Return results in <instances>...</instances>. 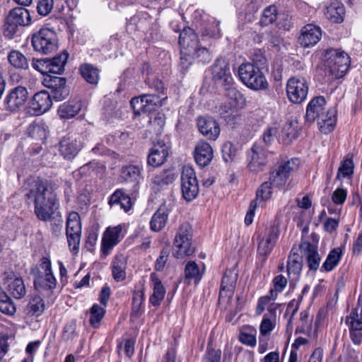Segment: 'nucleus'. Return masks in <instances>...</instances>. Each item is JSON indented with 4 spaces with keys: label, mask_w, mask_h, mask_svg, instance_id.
Returning a JSON list of instances; mask_svg holds the SVG:
<instances>
[{
    "label": "nucleus",
    "mask_w": 362,
    "mask_h": 362,
    "mask_svg": "<svg viewBox=\"0 0 362 362\" xmlns=\"http://www.w3.org/2000/svg\"><path fill=\"white\" fill-rule=\"evenodd\" d=\"M25 197L29 204H34V212L38 219L43 221L51 219L58 202L56 194L49 189L47 182L38 177L29 178Z\"/></svg>",
    "instance_id": "obj_1"
},
{
    "label": "nucleus",
    "mask_w": 362,
    "mask_h": 362,
    "mask_svg": "<svg viewBox=\"0 0 362 362\" xmlns=\"http://www.w3.org/2000/svg\"><path fill=\"white\" fill-rule=\"evenodd\" d=\"M326 100L323 96L313 98L306 108L305 119L307 122L317 121L320 132L325 134L330 133L337 121V111L334 108L325 109Z\"/></svg>",
    "instance_id": "obj_2"
},
{
    "label": "nucleus",
    "mask_w": 362,
    "mask_h": 362,
    "mask_svg": "<svg viewBox=\"0 0 362 362\" xmlns=\"http://www.w3.org/2000/svg\"><path fill=\"white\" fill-rule=\"evenodd\" d=\"M180 54H188L197 58L199 62L207 64L211 62L212 55L209 50L199 45L198 35L190 28H185L179 36Z\"/></svg>",
    "instance_id": "obj_3"
},
{
    "label": "nucleus",
    "mask_w": 362,
    "mask_h": 362,
    "mask_svg": "<svg viewBox=\"0 0 362 362\" xmlns=\"http://www.w3.org/2000/svg\"><path fill=\"white\" fill-rule=\"evenodd\" d=\"M29 11L24 7H17L11 10L4 25V35L9 39L19 33L21 27L30 23Z\"/></svg>",
    "instance_id": "obj_4"
},
{
    "label": "nucleus",
    "mask_w": 362,
    "mask_h": 362,
    "mask_svg": "<svg viewBox=\"0 0 362 362\" xmlns=\"http://www.w3.org/2000/svg\"><path fill=\"white\" fill-rule=\"evenodd\" d=\"M212 79L216 84L225 87L227 95L231 98H237L240 93L234 88H231L233 78L230 71V66L228 62L223 59L218 58L211 66Z\"/></svg>",
    "instance_id": "obj_5"
},
{
    "label": "nucleus",
    "mask_w": 362,
    "mask_h": 362,
    "mask_svg": "<svg viewBox=\"0 0 362 362\" xmlns=\"http://www.w3.org/2000/svg\"><path fill=\"white\" fill-rule=\"evenodd\" d=\"M241 81L249 88L255 90H265L268 83L260 69L253 64H243L238 69Z\"/></svg>",
    "instance_id": "obj_6"
},
{
    "label": "nucleus",
    "mask_w": 362,
    "mask_h": 362,
    "mask_svg": "<svg viewBox=\"0 0 362 362\" xmlns=\"http://www.w3.org/2000/svg\"><path fill=\"white\" fill-rule=\"evenodd\" d=\"M192 227L187 223H182L173 241V255L176 258H182L189 256L194 252L192 247Z\"/></svg>",
    "instance_id": "obj_7"
},
{
    "label": "nucleus",
    "mask_w": 362,
    "mask_h": 362,
    "mask_svg": "<svg viewBox=\"0 0 362 362\" xmlns=\"http://www.w3.org/2000/svg\"><path fill=\"white\" fill-rule=\"evenodd\" d=\"M33 49L40 53L48 54L58 48L57 33L49 28H42L32 36Z\"/></svg>",
    "instance_id": "obj_8"
},
{
    "label": "nucleus",
    "mask_w": 362,
    "mask_h": 362,
    "mask_svg": "<svg viewBox=\"0 0 362 362\" xmlns=\"http://www.w3.org/2000/svg\"><path fill=\"white\" fill-rule=\"evenodd\" d=\"M327 66L329 74L334 78H340L344 76L350 65V57L344 52L329 49L326 53Z\"/></svg>",
    "instance_id": "obj_9"
},
{
    "label": "nucleus",
    "mask_w": 362,
    "mask_h": 362,
    "mask_svg": "<svg viewBox=\"0 0 362 362\" xmlns=\"http://www.w3.org/2000/svg\"><path fill=\"white\" fill-rule=\"evenodd\" d=\"M300 160L298 158H291L279 163L270 173L269 180L273 185L277 187H284L291 175L298 170Z\"/></svg>",
    "instance_id": "obj_10"
},
{
    "label": "nucleus",
    "mask_w": 362,
    "mask_h": 362,
    "mask_svg": "<svg viewBox=\"0 0 362 362\" xmlns=\"http://www.w3.org/2000/svg\"><path fill=\"white\" fill-rule=\"evenodd\" d=\"M279 235V229L275 225L267 228L263 233L258 235L257 254L262 259V262H264L272 251Z\"/></svg>",
    "instance_id": "obj_11"
},
{
    "label": "nucleus",
    "mask_w": 362,
    "mask_h": 362,
    "mask_svg": "<svg viewBox=\"0 0 362 362\" xmlns=\"http://www.w3.org/2000/svg\"><path fill=\"white\" fill-rule=\"evenodd\" d=\"M181 189L184 199L192 201L199 193V184L194 170L189 165L182 168L181 175Z\"/></svg>",
    "instance_id": "obj_12"
},
{
    "label": "nucleus",
    "mask_w": 362,
    "mask_h": 362,
    "mask_svg": "<svg viewBox=\"0 0 362 362\" xmlns=\"http://www.w3.org/2000/svg\"><path fill=\"white\" fill-rule=\"evenodd\" d=\"M351 341L356 345L362 342V304L358 300V305L354 308L345 318Z\"/></svg>",
    "instance_id": "obj_13"
},
{
    "label": "nucleus",
    "mask_w": 362,
    "mask_h": 362,
    "mask_svg": "<svg viewBox=\"0 0 362 362\" xmlns=\"http://www.w3.org/2000/svg\"><path fill=\"white\" fill-rule=\"evenodd\" d=\"M308 92V86L304 78L295 76L288 79L286 84V94L291 103H301L305 100Z\"/></svg>",
    "instance_id": "obj_14"
},
{
    "label": "nucleus",
    "mask_w": 362,
    "mask_h": 362,
    "mask_svg": "<svg viewBox=\"0 0 362 362\" xmlns=\"http://www.w3.org/2000/svg\"><path fill=\"white\" fill-rule=\"evenodd\" d=\"M247 168L250 172L258 173L265 168L267 164L266 151L257 144H255L247 152Z\"/></svg>",
    "instance_id": "obj_15"
},
{
    "label": "nucleus",
    "mask_w": 362,
    "mask_h": 362,
    "mask_svg": "<svg viewBox=\"0 0 362 362\" xmlns=\"http://www.w3.org/2000/svg\"><path fill=\"white\" fill-rule=\"evenodd\" d=\"M31 274L34 278V286L38 291L47 295L53 293L57 286V280L53 274H44L40 269H32Z\"/></svg>",
    "instance_id": "obj_16"
},
{
    "label": "nucleus",
    "mask_w": 362,
    "mask_h": 362,
    "mask_svg": "<svg viewBox=\"0 0 362 362\" xmlns=\"http://www.w3.org/2000/svg\"><path fill=\"white\" fill-rule=\"evenodd\" d=\"M28 98V92L23 86L12 88L4 100V106L7 110L16 111L22 107Z\"/></svg>",
    "instance_id": "obj_17"
},
{
    "label": "nucleus",
    "mask_w": 362,
    "mask_h": 362,
    "mask_svg": "<svg viewBox=\"0 0 362 362\" xmlns=\"http://www.w3.org/2000/svg\"><path fill=\"white\" fill-rule=\"evenodd\" d=\"M124 238L123 226L118 225L106 228L103 240L101 251L105 256L110 254L112 249Z\"/></svg>",
    "instance_id": "obj_18"
},
{
    "label": "nucleus",
    "mask_w": 362,
    "mask_h": 362,
    "mask_svg": "<svg viewBox=\"0 0 362 362\" xmlns=\"http://www.w3.org/2000/svg\"><path fill=\"white\" fill-rule=\"evenodd\" d=\"M66 83L65 78L55 76H48L44 80L45 86L52 89L53 98L58 101L64 100L69 94Z\"/></svg>",
    "instance_id": "obj_19"
},
{
    "label": "nucleus",
    "mask_w": 362,
    "mask_h": 362,
    "mask_svg": "<svg viewBox=\"0 0 362 362\" xmlns=\"http://www.w3.org/2000/svg\"><path fill=\"white\" fill-rule=\"evenodd\" d=\"M197 125L199 132L209 140H216L220 134L219 124L212 117H199L197 119Z\"/></svg>",
    "instance_id": "obj_20"
},
{
    "label": "nucleus",
    "mask_w": 362,
    "mask_h": 362,
    "mask_svg": "<svg viewBox=\"0 0 362 362\" xmlns=\"http://www.w3.org/2000/svg\"><path fill=\"white\" fill-rule=\"evenodd\" d=\"M322 37V31L320 27L308 24L305 25L298 37V42L304 47H308L317 44Z\"/></svg>",
    "instance_id": "obj_21"
},
{
    "label": "nucleus",
    "mask_w": 362,
    "mask_h": 362,
    "mask_svg": "<svg viewBox=\"0 0 362 362\" xmlns=\"http://www.w3.org/2000/svg\"><path fill=\"white\" fill-rule=\"evenodd\" d=\"M194 157L196 163L202 167H206L210 164L214 157V151L211 146L204 140H199L194 148Z\"/></svg>",
    "instance_id": "obj_22"
},
{
    "label": "nucleus",
    "mask_w": 362,
    "mask_h": 362,
    "mask_svg": "<svg viewBox=\"0 0 362 362\" xmlns=\"http://www.w3.org/2000/svg\"><path fill=\"white\" fill-rule=\"evenodd\" d=\"M52 106L50 94L46 90L36 93L31 102V108L35 115H40L47 112Z\"/></svg>",
    "instance_id": "obj_23"
},
{
    "label": "nucleus",
    "mask_w": 362,
    "mask_h": 362,
    "mask_svg": "<svg viewBox=\"0 0 362 362\" xmlns=\"http://www.w3.org/2000/svg\"><path fill=\"white\" fill-rule=\"evenodd\" d=\"M300 250L305 257L308 266L310 270L316 271L320 265V257L315 245L304 241L300 245Z\"/></svg>",
    "instance_id": "obj_24"
},
{
    "label": "nucleus",
    "mask_w": 362,
    "mask_h": 362,
    "mask_svg": "<svg viewBox=\"0 0 362 362\" xmlns=\"http://www.w3.org/2000/svg\"><path fill=\"white\" fill-rule=\"evenodd\" d=\"M171 208L163 203L154 213L151 221L150 228L155 232H159L164 228L168 221V216Z\"/></svg>",
    "instance_id": "obj_25"
},
{
    "label": "nucleus",
    "mask_w": 362,
    "mask_h": 362,
    "mask_svg": "<svg viewBox=\"0 0 362 362\" xmlns=\"http://www.w3.org/2000/svg\"><path fill=\"white\" fill-rule=\"evenodd\" d=\"M81 148V142L71 137H64L59 143V151L66 160L73 159Z\"/></svg>",
    "instance_id": "obj_26"
},
{
    "label": "nucleus",
    "mask_w": 362,
    "mask_h": 362,
    "mask_svg": "<svg viewBox=\"0 0 362 362\" xmlns=\"http://www.w3.org/2000/svg\"><path fill=\"white\" fill-rule=\"evenodd\" d=\"M143 165L141 163L124 165L122 168L121 179L126 182L138 185L142 180Z\"/></svg>",
    "instance_id": "obj_27"
},
{
    "label": "nucleus",
    "mask_w": 362,
    "mask_h": 362,
    "mask_svg": "<svg viewBox=\"0 0 362 362\" xmlns=\"http://www.w3.org/2000/svg\"><path fill=\"white\" fill-rule=\"evenodd\" d=\"M168 156V147L165 144L158 142L148 153L147 162L152 167H158L163 164Z\"/></svg>",
    "instance_id": "obj_28"
},
{
    "label": "nucleus",
    "mask_w": 362,
    "mask_h": 362,
    "mask_svg": "<svg viewBox=\"0 0 362 362\" xmlns=\"http://www.w3.org/2000/svg\"><path fill=\"white\" fill-rule=\"evenodd\" d=\"M237 279L238 273L235 268L226 269L221 280V296L226 292L229 296H233Z\"/></svg>",
    "instance_id": "obj_29"
},
{
    "label": "nucleus",
    "mask_w": 362,
    "mask_h": 362,
    "mask_svg": "<svg viewBox=\"0 0 362 362\" xmlns=\"http://www.w3.org/2000/svg\"><path fill=\"white\" fill-rule=\"evenodd\" d=\"M127 258L123 255H117L112 262V272L114 279L122 281L126 278Z\"/></svg>",
    "instance_id": "obj_30"
},
{
    "label": "nucleus",
    "mask_w": 362,
    "mask_h": 362,
    "mask_svg": "<svg viewBox=\"0 0 362 362\" xmlns=\"http://www.w3.org/2000/svg\"><path fill=\"white\" fill-rule=\"evenodd\" d=\"M109 204L111 206H119L124 211H128L132 206V200L129 194L122 189H117L110 197Z\"/></svg>",
    "instance_id": "obj_31"
},
{
    "label": "nucleus",
    "mask_w": 362,
    "mask_h": 362,
    "mask_svg": "<svg viewBox=\"0 0 362 362\" xmlns=\"http://www.w3.org/2000/svg\"><path fill=\"white\" fill-rule=\"evenodd\" d=\"M303 267V257L292 248L287 261V272L288 276L291 274L298 277L300 274Z\"/></svg>",
    "instance_id": "obj_32"
},
{
    "label": "nucleus",
    "mask_w": 362,
    "mask_h": 362,
    "mask_svg": "<svg viewBox=\"0 0 362 362\" xmlns=\"http://www.w3.org/2000/svg\"><path fill=\"white\" fill-rule=\"evenodd\" d=\"M8 63L13 68L19 70H27L29 63L27 57L19 50L12 49L7 55Z\"/></svg>",
    "instance_id": "obj_33"
},
{
    "label": "nucleus",
    "mask_w": 362,
    "mask_h": 362,
    "mask_svg": "<svg viewBox=\"0 0 362 362\" xmlns=\"http://www.w3.org/2000/svg\"><path fill=\"white\" fill-rule=\"evenodd\" d=\"M151 279L153 282V293L150 296L149 300L153 306H158L164 298L165 289L154 274L151 275Z\"/></svg>",
    "instance_id": "obj_34"
},
{
    "label": "nucleus",
    "mask_w": 362,
    "mask_h": 362,
    "mask_svg": "<svg viewBox=\"0 0 362 362\" xmlns=\"http://www.w3.org/2000/svg\"><path fill=\"white\" fill-rule=\"evenodd\" d=\"M345 9L341 3L334 1L331 3L326 8V18L333 23H341L343 21Z\"/></svg>",
    "instance_id": "obj_35"
},
{
    "label": "nucleus",
    "mask_w": 362,
    "mask_h": 362,
    "mask_svg": "<svg viewBox=\"0 0 362 362\" xmlns=\"http://www.w3.org/2000/svg\"><path fill=\"white\" fill-rule=\"evenodd\" d=\"M166 97L162 98L157 94H144V103L141 106V112L144 113H151L155 111L157 108L163 105V100Z\"/></svg>",
    "instance_id": "obj_36"
},
{
    "label": "nucleus",
    "mask_w": 362,
    "mask_h": 362,
    "mask_svg": "<svg viewBox=\"0 0 362 362\" xmlns=\"http://www.w3.org/2000/svg\"><path fill=\"white\" fill-rule=\"evenodd\" d=\"M69 58V53L64 51L60 54L52 58H48L49 70L51 74H62Z\"/></svg>",
    "instance_id": "obj_37"
},
{
    "label": "nucleus",
    "mask_w": 362,
    "mask_h": 362,
    "mask_svg": "<svg viewBox=\"0 0 362 362\" xmlns=\"http://www.w3.org/2000/svg\"><path fill=\"white\" fill-rule=\"evenodd\" d=\"M7 289L10 295L16 299L22 298L26 293L25 284L20 277L8 280Z\"/></svg>",
    "instance_id": "obj_38"
},
{
    "label": "nucleus",
    "mask_w": 362,
    "mask_h": 362,
    "mask_svg": "<svg viewBox=\"0 0 362 362\" xmlns=\"http://www.w3.org/2000/svg\"><path fill=\"white\" fill-rule=\"evenodd\" d=\"M81 107V103L75 101H68L59 107L58 115L61 118L70 119L79 112Z\"/></svg>",
    "instance_id": "obj_39"
},
{
    "label": "nucleus",
    "mask_w": 362,
    "mask_h": 362,
    "mask_svg": "<svg viewBox=\"0 0 362 362\" xmlns=\"http://www.w3.org/2000/svg\"><path fill=\"white\" fill-rule=\"evenodd\" d=\"M80 73L82 77L89 83L95 85L99 80V70L90 64L81 66Z\"/></svg>",
    "instance_id": "obj_40"
},
{
    "label": "nucleus",
    "mask_w": 362,
    "mask_h": 362,
    "mask_svg": "<svg viewBox=\"0 0 362 362\" xmlns=\"http://www.w3.org/2000/svg\"><path fill=\"white\" fill-rule=\"evenodd\" d=\"M202 278V274L197 264L194 262H189L185 268V279L187 284H190L194 281L195 284H198Z\"/></svg>",
    "instance_id": "obj_41"
},
{
    "label": "nucleus",
    "mask_w": 362,
    "mask_h": 362,
    "mask_svg": "<svg viewBox=\"0 0 362 362\" xmlns=\"http://www.w3.org/2000/svg\"><path fill=\"white\" fill-rule=\"evenodd\" d=\"M354 164L352 157L349 155L341 161L338 169L337 179L351 178L354 174Z\"/></svg>",
    "instance_id": "obj_42"
},
{
    "label": "nucleus",
    "mask_w": 362,
    "mask_h": 362,
    "mask_svg": "<svg viewBox=\"0 0 362 362\" xmlns=\"http://www.w3.org/2000/svg\"><path fill=\"white\" fill-rule=\"evenodd\" d=\"M177 175L173 170H167L156 175L152 178V182L155 185L163 187L174 182Z\"/></svg>",
    "instance_id": "obj_43"
},
{
    "label": "nucleus",
    "mask_w": 362,
    "mask_h": 362,
    "mask_svg": "<svg viewBox=\"0 0 362 362\" xmlns=\"http://www.w3.org/2000/svg\"><path fill=\"white\" fill-rule=\"evenodd\" d=\"M0 311L8 315H12L16 312V306L11 299V298L6 294V293L0 286Z\"/></svg>",
    "instance_id": "obj_44"
},
{
    "label": "nucleus",
    "mask_w": 362,
    "mask_h": 362,
    "mask_svg": "<svg viewBox=\"0 0 362 362\" xmlns=\"http://www.w3.org/2000/svg\"><path fill=\"white\" fill-rule=\"evenodd\" d=\"M341 250L336 247L330 251L322 268L326 272L332 271L339 263L341 257Z\"/></svg>",
    "instance_id": "obj_45"
},
{
    "label": "nucleus",
    "mask_w": 362,
    "mask_h": 362,
    "mask_svg": "<svg viewBox=\"0 0 362 362\" xmlns=\"http://www.w3.org/2000/svg\"><path fill=\"white\" fill-rule=\"evenodd\" d=\"M45 308V304L44 300L40 296H35L33 297L28 305V313L37 317L42 314Z\"/></svg>",
    "instance_id": "obj_46"
},
{
    "label": "nucleus",
    "mask_w": 362,
    "mask_h": 362,
    "mask_svg": "<svg viewBox=\"0 0 362 362\" xmlns=\"http://www.w3.org/2000/svg\"><path fill=\"white\" fill-rule=\"evenodd\" d=\"M103 305L94 304L90 309V324L93 327H98L99 324L103 318L105 310Z\"/></svg>",
    "instance_id": "obj_47"
},
{
    "label": "nucleus",
    "mask_w": 362,
    "mask_h": 362,
    "mask_svg": "<svg viewBox=\"0 0 362 362\" xmlns=\"http://www.w3.org/2000/svg\"><path fill=\"white\" fill-rule=\"evenodd\" d=\"M277 19V9L275 6L265 8L262 13L259 23L262 26H268Z\"/></svg>",
    "instance_id": "obj_48"
},
{
    "label": "nucleus",
    "mask_w": 362,
    "mask_h": 362,
    "mask_svg": "<svg viewBox=\"0 0 362 362\" xmlns=\"http://www.w3.org/2000/svg\"><path fill=\"white\" fill-rule=\"evenodd\" d=\"M66 233H81L80 216L76 212H71L69 214L66 221Z\"/></svg>",
    "instance_id": "obj_49"
},
{
    "label": "nucleus",
    "mask_w": 362,
    "mask_h": 362,
    "mask_svg": "<svg viewBox=\"0 0 362 362\" xmlns=\"http://www.w3.org/2000/svg\"><path fill=\"white\" fill-rule=\"evenodd\" d=\"M273 185L272 182L269 180V181H266L263 182L260 187L257 189L256 192V198L257 200H260L262 202L267 201L269 199L273 193L272 185Z\"/></svg>",
    "instance_id": "obj_50"
},
{
    "label": "nucleus",
    "mask_w": 362,
    "mask_h": 362,
    "mask_svg": "<svg viewBox=\"0 0 362 362\" xmlns=\"http://www.w3.org/2000/svg\"><path fill=\"white\" fill-rule=\"evenodd\" d=\"M47 132L43 124H35L29 127V135L39 141H43L47 137Z\"/></svg>",
    "instance_id": "obj_51"
},
{
    "label": "nucleus",
    "mask_w": 362,
    "mask_h": 362,
    "mask_svg": "<svg viewBox=\"0 0 362 362\" xmlns=\"http://www.w3.org/2000/svg\"><path fill=\"white\" fill-rule=\"evenodd\" d=\"M222 156L226 162H230L234 160L236 156L237 150L230 142L225 143L222 146Z\"/></svg>",
    "instance_id": "obj_52"
},
{
    "label": "nucleus",
    "mask_w": 362,
    "mask_h": 362,
    "mask_svg": "<svg viewBox=\"0 0 362 362\" xmlns=\"http://www.w3.org/2000/svg\"><path fill=\"white\" fill-rule=\"evenodd\" d=\"M54 6V0H40L37 11L41 16H47L52 10Z\"/></svg>",
    "instance_id": "obj_53"
},
{
    "label": "nucleus",
    "mask_w": 362,
    "mask_h": 362,
    "mask_svg": "<svg viewBox=\"0 0 362 362\" xmlns=\"http://www.w3.org/2000/svg\"><path fill=\"white\" fill-rule=\"evenodd\" d=\"M32 66L35 70L42 74L46 75L50 73L48 58L33 59Z\"/></svg>",
    "instance_id": "obj_54"
},
{
    "label": "nucleus",
    "mask_w": 362,
    "mask_h": 362,
    "mask_svg": "<svg viewBox=\"0 0 362 362\" xmlns=\"http://www.w3.org/2000/svg\"><path fill=\"white\" fill-rule=\"evenodd\" d=\"M278 130L275 127H269L262 134V140L267 146L272 144L276 138Z\"/></svg>",
    "instance_id": "obj_55"
},
{
    "label": "nucleus",
    "mask_w": 362,
    "mask_h": 362,
    "mask_svg": "<svg viewBox=\"0 0 362 362\" xmlns=\"http://www.w3.org/2000/svg\"><path fill=\"white\" fill-rule=\"evenodd\" d=\"M169 255V250L164 248L160 251L159 257L157 258L155 263V269L156 271H162L168 261Z\"/></svg>",
    "instance_id": "obj_56"
},
{
    "label": "nucleus",
    "mask_w": 362,
    "mask_h": 362,
    "mask_svg": "<svg viewBox=\"0 0 362 362\" xmlns=\"http://www.w3.org/2000/svg\"><path fill=\"white\" fill-rule=\"evenodd\" d=\"M346 196L347 192L346 189L337 188L332 194V200L334 204L340 205L345 202Z\"/></svg>",
    "instance_id": "obj_57"
},
{
    "label": "nucleus",
    "mask_w": 362,
    "mask_h": 362,
    "mask_svg": "<svg viewBox=\"0 0 362 362\" xmlns=\"http://www.w3.org/2000/svg\"><path fill=\"white\" fill-rule=\"evenodd\" d=\"M34 269H40L44 274H53L51 260L47 257H42L40 260L39 266Z\"/></svg>",
    "instance_id": "obj_58"
},
{
    "label": "nucleus",
    "mask_w": 362,
    "mask_h": 362,
    "mask_svg": "<svg viewBox=\"0 0 362 362\" xmlns=\"http://www.w3.org/2000/svg\"><path fill=\"white\" fill-rule=\"evenodd\" d=\"M81 233H66L67 240L72 250H77L80 243Z\"/></svg>",
    "instance_id": "obj_59"
},
{
    "label": "nucleus",
    "mask_w": 362,
    "mask_h": 362,
    "mask_svg": "<svg viewBox=\"0 0 362 362\" xmlns=\"http://www.w3.org/2000/svg\"><path fill=\"white\" fill-rule=\"evenodd\" d=\"M274 328V323L269 318L264 317L259 327L262 335L269 334Z\"/></svg>",
    "instance_id": "obj_60"
},
{
    "label": "nucleus",
    "mask_w": 362,
    "mask_h": 362,
    "mask_svg": "<svg viewBox=\"0 0 362 362\" xmlns=\"http://www.w3.org/2000/svg\"><path fill=\"white\" fill-rule=\"evenodd\" d=\"M274 288L281 293L287 285V279L283 275L279 274L275 276L273 279Z\"/></svg>",
    "instance_id": "obj_61"
},
{
    "label": "nucleus",
    "mask_w": 362,
    "mask_h": 362,
    "mask_svg": "<svg viewBox=\"0 0 362 362\" xmlns=\"http://www.w3.org/2000/svg\"><path fill=\"white\" fill-rule=\"evenodd\" d=\"M144 103V95L134 97L130 101V105L136 115H140L141 112V106Z\"/></svg>",
    "instance_id": "obj_62"
},
{
    "label": "nucleus",
    "mask_w": 362,
    "mask_h": 362,
    "mask_svg": "<svg viewBox=\"0 0 362 362\" xmlns=\"http://www.w3.org/2000/svg\"><path fill=\"white\" fill-rule=\"evenodd\" d=\"M239 340L243 344L250 346H255L257 342L255 336L248 333H241L239 336Z\"/></svg>",
    "instance_id": "obj_63"
},
{
    "label": "nucleus",
    "mask_w": 362,
    "mask_h": 362,
    "mask_svg": "<svg viewBox=\"0 0 362 362\" xmlns=\"http://www.w3.org/2000/svg\"><path fill=\"white\" fill-rule=\"evenodd\" d=\"M283 132L286 134L289 140H292L296 139L297 135V132L294 127H293L292 122H288L285 124L283 128Z\"/></svg>",
    "instance_id": "obj_64"
}]
</instances>
